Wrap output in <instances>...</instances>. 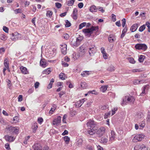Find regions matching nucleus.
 I'll list each match as a JSON object with an SVG mask.
<instances>
[{"label":"nucleus","instance_id":"nucleus-48","mask_svg":"<svg viewBox=\"0 0 150 150\" xmlns=\"http://www.w3.org/2000/svg\"><path fill=\"white\" fill-rule=\"evenodd\" d=\"M145 28V25H143L142 26H141L139 28V31L140 32H142L143 31Z\"/></svg>","mask_w":150,"mask_h":150},{"label":"nucleus","instance_id":"nucleus-58","mask_svg":"<svg viewBox=\"0 0 150 150\" xmlns=\"http://www.w3.org/2000/svg\"><path fill=\"white\" fill-rule=\"evenodd\" d=\"M88 93H92V94H93L96 95V94H97V92H96L95 90H93V91H88Z\"/></svg>","mask_w":150,"mask_h":150},{"label":"nucleus","instance_id":"nucleus-61","mask_svg":"<svg viewBox=\"0 0 150 150\" xmlns=\"http://www.w3.org/2000/svg\"><path fill=\"white\" fill-rule=\"evenodd\" d=\"M18 101H21L23 100V96L22 95H19L18 97Z\"/></svg>","mask_w":150,"mask_h":150},{"label":"nucleus","instance_id":"nucleus-14","mask_svg":"<svg viewBox=\"0 0 150 150\" xmlns=\"http://www.w3.org/2000/svg\"><path fill=\"white\" fill-rule=\"evenodd\" d=\"M96 133L98 137H102L103 134V127H101L97 131Z\"/></svg>","mask_w":150,"mask_h":150},{"label":"nucleus","instance_id":"nucleus-55","mask_svg":"<svg viewBox=\"0 0 150 150\" xmlns=\"http://www.w3.org/2000/svg\"><path fill=\"white\" fill-rule=\"evenodd\" d=\"M3 30L6 33H8V28L5 26H4L3 27Z\"/></svg>","mask_w":150,"mask_h":150},{"label":"nucleus","instance_id":"nucleus-27","mask_svg":"<svg viewBox=\"0 0 150 150\" xmlns=\"http://www.w3.org/2000/svg\"><path fill=\"white\" fill-rule=\"evenodd\" d=\"M97 10L96 7L94 5L91 6L90 8V10L92 12H96Z\"/></svg>","mask_w":150,"mask_h":150},{"label":"nucleus","instance_id":"nucleus-34","mask_svg":"<svg viewBox=\"0 0 150 150\" xmlns=\"http://www.w3.org/2000/svg\"><path fill=\"white\" fill-rule=\"evenodd\" d=\"M16 127L11 126L8 128V130L10 132H12V133H13L14 131L15 130V129H16Z\"/></svg>","mask_w":150,"mask_h":150},{"label":"nucleus","instance_id":"nucleus-15","mask_svg":"<svg viewBox=\"0 0 150 150\" xmlns=\"http://www.w3.org/2000/svg\"><path fill=\"white\" fill-rule=\"evenodd\" d=\"M78 10L77 8H74L73 11V17L74 20H76L77 17Z\"/></svg>","mask_w":150,"mask_h":150},{"label":"nucleus","instance_id":"nucleus-51","mask_svg":"<svg viewBox=\"0 0 150 150\" xmlns=\"http://www.w3.org/2000/svg\"><path fill=\"white\" fill-rule=\"evenodd\" d=\"M111 112H108V113H106L104 115L105 118H107L108 117H110V115Z\"/></svg>","mask_w":150,"mask_h":150},{"label":"nucleus","instance_id":"nucleus-13","mask_svg":"<svg viewBox=\"0 0 150 150\" xmlns=\"http://www.w3.org/2000/svg\"><path fill=\"white\" fill-rule=\"evenodd\" d=\"M108 41L110 42H112L115 41L116 39L115 35L111 34L108 37Z\"/></svg>","mask_w":150,"mask_h":150},{"label":"nucleus","instance_id":"nucleus-45","mask_svg":"<svg viewBox=\"0 0 150 150\" xmlns=\"http://www.w3.org/2000/svg\"><path fill=\"white\" fill-rule=\"evenodd\" d=\"M130 63L132 64H134L135 61L134 59L132 57H130L128 59Z\"/></svg>","mask_w":150,"mask_h":150},{"label":"nucleus","instance_id":"nucleus-28","mask_svg":"<svg viewBox=\"0 0 150 150\" xmlns=\"http://www.w3.org/2000/svg\"><path fill=\"white\" fill-rule=\"evenodd\" d=\"M4 67H6V68H9V63L8 61L7 58L5 59L4 62Z\"/></svg>","mask_w":150,"mask_h":150},{"label":"nucleus","instance_id":"nucleus-31","mask_svg":"<svg viewBox=\"0 0 150 150\" xmlns=\"http://www.w3.org/2000/svg\"><path fill=\"white\" fill-rule=\"evenodd\" d=\"M75 1V0H69L66 2V3L67 5L69 6H72L73 5Z\"/></svg>","mask_w":150,"mask_h":150},{"label":"nucleus","instance_id":"nucleus-23","mask_svg":"<svg viewBox=\"0 0 150 150\" xmlns=\"http://www.w3.org/2000/svg\"><path fill=\"white\" fill-rule=\"evenodd\" d=\"M64 48H61V52L62 53L65 55L67 53V45H64Z\"/></svg>","mask_w":150,"mask_h":150},{"label":"nucleus","instance_id":"nucleus-8","mask_svg":"<svg viewBox=\"0 0 150 150\" xmlns=\"http://www.w3.org/2000/svg\"><path fill=\"white\" fill-rule=\"evenodd\" d=\"M40 65L44 68L46 67L48 65V64L46 60L44 59H41L40 61Z\"/></svg>","mask_w":150,"mask_h":150},{"label":"nucleus","instance_id":"nucleus-7","mask_svg":"<svg viewBox=\"0 0 150 150\" xmlns=\"http://www.w3.org/2000/svg\"><path fill=\"white\" fill-rule=\"evenodd\" d=\"M135 47L137 49L142 50H145L147 49V46L144 44H137L135 45Z\"/></svg>","mask_w":150,"mask_h":150},{"label":"nucleus","instance_id":"nucleus-40","mask_svg":"<svg viewBox=\"0 0 150 150\" xmlns=\"http://www.w3.org/2000/svg\"><path fill=\"white\" fill-rule=\"evenodd\" d=\"M86 25V22H83L81 23L79 26V28L80 29H82L83 27H84Z\"/></svg>","mask_w":150,"mask_h":150},{"label":"nucleus","instance_id":"nucleus-11","mask_svg":"<svg viewBox=\"0 0 150 150\" xmlns=\"http://www.w3.org/2000/svg\"><path fill=\"white\" fill-rule=\"evenodd\" d=\"M149 88L148 85H146L144 86L142 89V92L140 94L141 96H144L146 92H147Z\"/></svg>","mask_w":150,"mask_h":150},{"label":"nucleus","instance_id":"nucleus-33","mask_svg":"<svg viewBox=\"0 0 150 150\" xmlns=\"http://www.w3.org/2000/svg\"><path fill=\"white\" fill-rule=\"evenodd\" d=\"M57 105H56L53 104L52 106V107L51 108L49 112V113H52V112H54L56 108Z\"/></svg>","mask_w":150,"mask_h":150},{"label":"nucleus","instance_id":"nucleus-2","mask_svg":"<svg viewBox=\"0 0 150 150\" xmlns=\"http://www.w3.org/2000/svg\"><path fill=\"white\" fill-rule=\"evenodd\" d=\"M98 29V27L92 26L90 28L83 29L82 30V31L86 36L89 37L91 36L94 31Z\"/></svg>","mask_w":150,"mask_h":150},{"label":"nucleus","instance_id":"nucleus-30","mask_svg":"<svg viewBox=\"0 0 150 150\" xmlns=\"http://www.w3.org/2000/svg\"><path fill=\"white\" fill-rule=\"evenodd\" d=\"M59 77L60 79L63 80L65 79V78H67L65 74L63 73H61L59 75Z\"/></svg>","mask_w":150,"mask_h":150},{"label":"nucleus","instance_id":"nucleus-42","mask_svg":"<svg viewBox=\"0 0 150 150\" xmlns=\"http://www.w3.org/2000/svg\"><path fill=\"white\" fill-rule=\"evenodd\" d=\"M117 110V108L116 107L112 109V115H114L115 113V112Z\"/></svg>","mask_w":150,"mask_h":150},{"label":"nucleus","instance_id":"nucleus-59","mask_svg":"<svg viewBox=\"0 0 150 150\" xmlns=\"http://www.w3.org/2000/svg\"><path fill=\"white\" fill-rule=\"evenodd\" d=\"M122 25L123 27H124L125 26V24L126 23V19L125 18H123L122 20Z\"/></svg>","mask_w":150,"mask_h":150},{"label":"nucleus","instance_id":"nucleus-44","mask_svg":"<svg viewBox=\"0 0 150 150\" xmlns=\"http://www.w3.org/2000/svg\"><path fill=\"white\" fill-rule=\"evenodd\" d=\"M142 146L139 145H136L134 147V150H139V149H141Z\"/></svg>","mask_w":150,"mask_h":150},{"label":"nucleus","instance_id":"nucleus-5","mask_svg":"<svg viewBox=\"0 0 150 150\" xmlns=\"http://www.w3.org/2000/svg\"><path fill=\"white\" fill-rule=\"evenodd\" d=\"M144 135L142 134H140L136 135L132 140L133 142H137L141 141L144 138Z\"/></svg>","mask_w":150,"mask_h":150},{"label":"nucleus","instance_id":"nucleus-46","mask_svg":"<svg viewBox=\"0 0 150 150\" xmlns=\"http://www.w3.org/2000/svg\"><path fill=\"white\" fill-rule=\"evenodd\" d=\"M131 71L135 73L137 72H140L142 71V70L139 69H132Z\"/></svg>","mask_w":150,"mask_h":150},{"label":"nucleus","instance_id":"nucleus-39","mask_svg":"<svg viewBox=\"0 0 150 150\" xmlns=\"http://www.w3.org/2000/svg\"><path fill=\"white\" fill-rule=\"evenodd\" d=\"M66 24H65V26L66 27H69L71 26V24L69 22L68 20H66L65 21Z\"/></svg>","mask_w":150,"mask_h":150},{"label":"nucleus","instance_id":"nucleus-62","mask_svg":"<svg viewBox=\"0 0 150 150\" xmlns=\"http://www.w3.org/2000/svg\"><path fill=\"white\" fill-rule=\"evenodd\" d=\"M83 3L82 2L78 4V6L79 8H83Z\"/></svg>","mask_w":150,"mask_h":150},{"label":"nucleus","instance_id":"nucleus-3","mask_svg":"<svg viewBox=\"0 0 150 150\" xmlns=\"http://www.w3.org/2000/svg\"><path fill=\"white\" fill-rule=\"evenodd\" d=\"M135 100L134 98L132 96H126L123 98L121 104L122 106H124L126 105L127 103L128 102L133 103Z\"/></svg>","mask_w":150,"mask_h":150},{"label":"nucleus","instance_id":"nucleus-56","mask_svg":"<svg viewBox=\"0 0 150 150\" xmlns=\"http://www.w3.org/2000/svg\"><path fill=\"white\" fill-rule=\"evenodd\" d=\"M145 125V122H142L139 124V127L142 128H144Z\"/></svg>","mask_w":150,"mask_h":150},{"label":"nucleus","instance_id":"nucleus-36","mask_svg":"<svg viewBox=\"0 0 150 150\" xmlns=\"http://www.w3.org/2000/svg\"><path fill=\"white\" fill-rule=\"evenodd\" d=\"M52 11L49 10L47 11L46 15L47 17L50 18L52 16Z\"/></svg>","mask_w":150,"mask_h":150},{"label":"nucleus","instance_id":"nucleus-29","mask_svg":"<svg viewBox=\"0 0 150 150\" xmlns=\"http://www.w3.org/2000/svg\"><path fill=\"white\" fill-rule=\"evenodd\" d=\"M144 81L143 80H136L134 81V84H140L143 83L144 82Z\"/></svg>","mask_w":150,"mask_h":150},{"label":"nucleus","instance_id":"nucleus-19","mask_svg":"<svg viewBox=\"0 0 150 150\" xmlns=\"http://www.w3.org/2000/svg\"><path fill=\"white\" fill-rule=\"evenodd\" d=\"M86 99L84 98L82 99L81 100L78 101L77 102V104H76V106L78 107H80L82 105V103H84V102L85 101V100Z\"/></svg>","mask_w":150,"mask_h":150},{"label":"nucleus","instance_id":"nucleus-57","mask_svg":"<svg viewBox=\"0 0 150 150\" xmlns=\"http://www.w3.org/2000/svg\"><path fill=\"white\" fill-rule=\"evenodd\" d=\"M5 147L7 150H10L11 149V148L9 146V144L8 143H7L5 144Z\"/></svg>","mask_w":150,"mask_h":150},{"label":"nucleus","instance_id":"nucleus-63","mask_svg":"<svg viewBox=\"0 0 150 150\" xmlns=\"http://www.w3.org/2000/svg\"><path fill=\"white\" fill-rule=\"evenodd\" d=\"M69 84V88H71L73 87V85L71 83H70L69 81H68L67 82V84L68 85Z\"/></svg>","mask_w":150,"mask_h":150},{"label":"nucleus","instance_id":"nucleus-4","mask_svg":"<svg viewBox=\"0 0 150 150\" xmlns=\"http://www.w3.org/2000/svg\"><path fill=\"white\" fill-rule=\"evenodd\" d=\"M12 36L11 37V38L12 40L15 41L22 39L21 34L17 32L12 33Z\"/></svg>","mask_w":150,"mask_h":150},{"label":"nucleus","instance_id":"nucleus-22","mask_svg":"<svg viewBox=\"0 0 150 150\" xmlns=\"http://www.w3.org/2000/svg\"><path fill=\"white\" fill-rule=\"evenodd\" d=\"M107 70L108 71H110L112 72L115 70V68L114 66L112 65H110L107 68Z\"/></svg>","mask_w":150,"mask_h":150},{"label":"nucleus","instance_id":"nucleus-53","mask_svg":"<svg viewBox=\"0 0 150 150\" xmlns=\"http://www.w3.org/2000/svg\"><path fill=\"white\" fill-rule=\"evenodd\" d=\"M111 18L112 21L113 22H115L116 21V16L113 14H112Z\"/></svg>","mask_w":150,"mask_h":150},{"label":"nucleus","instance_id":"nucleus-50","mask_svg":"<svg viewBox=\"0 0 150 150\" xmlns=\"http://www.w3.org/2000/svg\"><path fill=\"white\" fill-rule=\"evenodd\" d=\"M108 55L106 53L105 51L104 50V59H108Z\"/></svg>","mask_w":150,"mask_h":150},{"label":"nucleus","instance_id":"nucleus-35","mask_svg":"<svg viewBox=\"0 0 150 150\" xmlns=\"http://www.w3.org/2000/svg\"><path fill=\"white\" fill-rule=\"evenodd\" d=\"M81 86L83 88H86L87 87V85L85 82H81Z\"/></svg>","mask_w":150,"mask_h":150},{"label":"nucleus","instance_id":"nucleus-26","mask_svg":"<svg viewBox=\"0 0 150 150\" xmlns=\"http://www.w3.org/2000/svg\"><path fill=\"white\" fill-rule=\"evenodd\" d=\"M51 72L50 68H49L43 71L42 72V73L43 74H45L48 75Z\"/></svg>","mask_w":150,"mask_h":150},{"label":"nucleus","instance_id":"nucleus-17","mask_svg":"<svg viewBox=\"0 0 150 150\" xmlns=\"http://www.w3.org/2000/svg\"><path fill=\"white\" fill-rule=\"evenodd\" d=\"M5 139L7 141L10 142H13L15 140V138L11 136H5Z\"/></svg>","mask_w":150,"mask_h":150},{"label":"nucleus","instance_id":"nucleus-12","mask_svg":"<svg viewBox=\"0 0 150 150\" xmlns=\"http://www.w3.org/2000/svg\"><path fill=\"white\" fill-rule=\"evenodd\" d=\"M35 150H49V147L47 146H45L43 149L41 146H38V145L35 146Z\"/></svg>","mask_w":150,"mask_h":150},{"label":"nucleus","instance_id":"nucleus-52","mask_svg":"<svg viewBox=\"0 0 150 150\" xmlns=\"http://www.w3.org/2000/svg\"><path fill=\"white\" fill-rule=\"evenodd\" d=\"M56 6L58 8H60L62 6V4L58 2H57L55 3Z\"/></svg>","mask_w":150,"mask_h":150},{"label":"nucleus","instance_id":"nucleus-9","mask_svg":"<svg viewBox=\"0 0 150 150\" xmlns=\"http://www.w3.org/2000/svg\"><path fill=\"white\" fill-rule=\"evenodd\" d=\"M85 54V48L83 46H81L79 47V57H82Z\"/></svg>","mask_w":150,"mask_h":150},{"label":"nucleus","instance_id":"nucleus-41","mask_svg":"<svg viewBox=\"0 0 150 150\" xmlns=\"http://www.w3.org/2000/svg\"><path fill=\"white\" fill-rule=\"evenodd\" d=\"M82 38L81 37H79L76 38V41L79 45L80 43V42L82 40Z\"/></svg>","mask_w":150,"mask_h":150},{"label":"nucleus","instance_id":"nucleus-60","mask_svg":"<svg viewBox=\"0 0 150 150\" xmlns=\"http://www.w3.org/2000/svg\"><path fill=\"white\" fill-rule=\"evenodd\" d=\"M38 121L40 124H41L43 121V120L42 118H38Z\"/></svg>","mask_w":150,"mask_h":150},{"label":"nucleus","instance_id":"nucleus-10","mask_svg":"<svg viewBox=\"0 0 150 150\" xmlns=\"http://www.w3.org/2000/svg\"><path fill=\"white\" fill-rule=\"evenodd\" d=\"M61 121V117L59 116L53 121L52 123L53 125H59Z\"/></svg>","mask_w":150,"mask_h":150},{"label":"nucleus","instance_id":"nucleus-37","mask_svg":"<svg viewBox=\"0 0 150 150\" xmlns=\"http://www.w3.org/2000/svg\"><path fill=\"white\" fill-rule=\"evenodd\" d=\"M145 56L144 55H141L140 56L139 58V61L140 62H143Z\"/></svg>","mask_w":150,"mask_h":150},{"label":"nucleus","instance_id":"nucleus-25","mask_svg":"<svg viewBox=\"0 0 150 150\" xmlns=\"http://www.w3.org/2000/svg\"><path fill=\"white\" fill-rule=\"evenodd\" d=\"M127 28L126 27L123 29L122 33L121 35L120 38H122L125 36L126 32H127Z\"/></svg>","mask_w":150,"mask_h":150},{"label":"nucleus","instance_id":"nucleus-6","mask_svg":"<svg viewBox=\"0 0 150 150\" xmlns=\"http://www.w3.org/2000/svg\"><path fill=\"white\" fill-rule=\"evenodd\" d=\"M89 53L90 56H93L96 51V47L94 45H91L89 47Z\"/></svg>","mask_w":150,"mask_h":150},{"label":"nucleus","instance_id":"nucleus-43","mask_svg":"<svg viewBox=\"0 0 150 150\" xmlns=\"http://www.w3.org/2000/svg\"><path fill=\"white\" fill-rule=\"evenodd\" d=\"M0 38L3 40H5L6 39V36L3 34H1L0 35Z\"/></svg>","mask_w":150,"mask_h":150},{"label":"nucleus","instance_id":"nucleus-47","mask_svg":"<svg viewBox=\"0 0 150 150\" xmlns=\"http://www.w3.org/2000/svg\"><path fill=\"white\" fill-rule=\"evenodd\" d=\"M63 37L64 39L66 40H68L69 38V36L68 34L67 33H65L63 35Z\"/></svg>","mask_w":150,"mask_h":150},{"label":"nucleus","instance_id":"nucleus-20","mask_svg":"<svg viewBox=\"0 0 150 150\" xmlns=\"http://www.w3.org/2000/svg\"><path fill=\"white\" fill-rule=\"evenodd\" d=\"M20 69L21 71V72L24 74H26L27 73L28 71L27 68L23 66H21L20 67Z\"/></svg>","mask_w":150,"mask_h":150},{"label":"nucleus","instance_id":"nucleus-38","mask_svg":"<svg viewBox=\"0 0 150 150\" xmlns=\"http://www.w3.org/2000/svg\"><path fill=\"white\" fill-rule=\"evenodd\" d=\"M64 141L67 144H68L70 140V138L68 136H65L64 137Z\"/></svg>","mask_w":150,"mask_h":150},{"label":"nucleus","instance_id":"nucleus-1","mask_svg":"<svg viewBox=\"0 0 150 150\" xmlns=\"http://www.w3.org/2000/svg\"><path fill=\"white\" fill-rule=\"evenodd\" d=\"M87 127L90 130L88 132L90 135H93L95 133V130L97 129L96 122L92 120H89L86 124Z\"/></svg>","mask_w":150,"mask_h":150},{"label":"nucleus","instance_id":"nucleus-21","mask_svg":"<svg viewBox=\"0 0 150 150\" xmlns=\"http://www.w3.org/2000/svg\"><path fill=\"white\" fill-rule=\"evenodd\" d=\"M115 137V134L114 131L112 130L111 131L110 135V140H113Z\"/></svg>","mask_w":150,"mask_h":150},{"label":"nucleus","instance_id":"nucleus-32","mask_svg":"<svg viewBox=\"0 0 150 150\" xmlns=\"http://www.w3.org/2000/svg\"><path fill=\"white\" fill-rule=\"evenodd\" d=\"M89 71H84L81 74V75L83 76H86L89 75Z\"/></svg>","mask_w":150,"mask_h":150},{"label":"nucleus","instance_id":"nucleus-49","mask_svg":"<svg viewBox=\"0 0 150 150\" xmlns=\"http://www.w3.org/2000/svg\"><path fill=\"white\" fill-rule=\"evenodd\" d=\"M15 13L16 14L18 13H22V11L21 9L18 8L15 9L14 10Z\"/></svg>","mask_w":150,"mask_h":150},{"label":"nucleus","instance_id":"nucleus-54","mask_svg":"<svg viewBox=\"0 0 150 150\" xmlns=\"http://www.w3.org/2000/svg\"><path fill=\"white\" fill-rule=\"evenodd\" d=\"M83 141L81 139H79L77 142V144L79 146H80L82 144Z\"/></svg>","mask_w":150,"mask_h":150},{"label":"nucleus","instance_id":"nucleus-18","mask_svg":"<svg viewBox=\"0 0 150 150\" xmlns=\"http://www.w3.org/2000/svg\"><path fill=\"white\" fill-rule=\"evenodd\" d=\"M70 44L71 46L73 47L78 46L79 45V44L77 42L76 40H74V39H73L71 41V42H70Z\"/></svg>","mask_w":150,"mask_h":150},{"label":"nucleus","instance_id":"nucleus-16","mask_svg":"<svg viewBox=\"0 0 150 150\" xmlns=\"http://www.w3.org/2000/svg\"><path fill=\"white\" fill-rule=\"evenodd\" d=\"M138 27V24L135 23L130 28V30L132 32H134L136 31Z\"/></svg>","mask_w":150,"mask_h":150},{"label":"nucleus","instance_id":"nucleus-24","mask_svg":"<svg viewBox=\"0 0 150 150\" xmlns=\"http://www.w3.org/2000/svg\"><path fill=\"white\" fill-rule=\"evenodd\" d=\"M38 125L37 123H34L33 125L32 126V128L33 129V133H35L36 130L38 128Z\"/></svg>","mask_w":150,"mask_h":150},{"label":"nucleus","instance_id":"nucleus-64","mask_svg":"<svg viewBox=\"0 0 150 150\" xmlns=\"http://www.w3.org/2000/svg\"><path fill=\"white\" fill-rule=\"evenodd\" d=\"M76 114V112L75 111H71L70 112V114L71 116H73L74 115H75Z\"/></svg>","mask_w":150,"mask_h":150}]
</instances>
